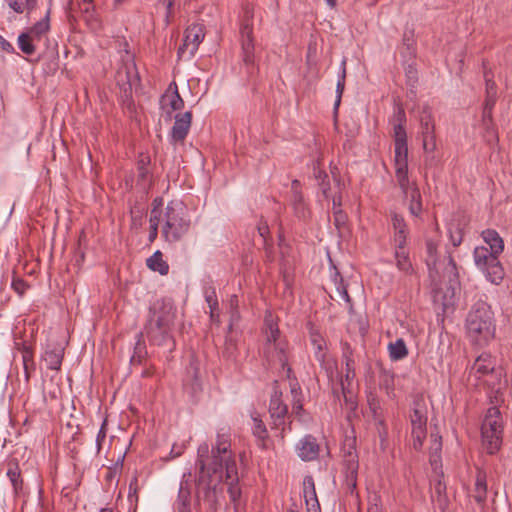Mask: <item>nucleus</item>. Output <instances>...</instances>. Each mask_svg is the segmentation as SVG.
<instances>
[{
    "label": "nucleus",
    "mask_w": 512,
    "mask_h": 512,
    "mask_svg": "<svg viewBox=\"0 0 512 512\" xmlns=\"http://www.w3.org/2000/svg\"><path fill=\"white\" fill-rule=\"evenodd\" d=\"M137 337H138V340H137L135 348H134V353L131 356V363L132 364H136V363L140 364L144 354L146 353L145 352V346H144V344L141 341L142 333H139L137 335Z\"/></svg>",
    "instance_id": "47"
},
{
    "label": "nucleus",
    "mask_w": 512,
    "mask_h": 512,
    "mask_svg": "<svg viewBox=\"0 0 512 512\" xmlns=\"http://www.w3.org/2000/svg\"><path fill=\"white\" fill-rule=\"evenodd\" d=\"M317 185L319 186V188L321 190V193L324 196V198L327 199L329 197V191H330L329 179L322 180V181L318 182Z\"/></svg>",
    "instance_id": "58"
},
{
    "label": "nucleus",
    "mask_w": 512,
    "mask_h": 512,
    "mask_svg": "<svg viewBox=\"0 0 512 512\" xmlns=\"http://www.w3.org/2000/svg\"><path fill=\"white\" fill-rule=\"evenodd\" d=\"M257 230L259 235L264 239H266V237L269 235V227L266 221H260L257 226Z\"/></svg>",
    "instance_id": "59"
},
{
    "label": "nucleus",
    "mask_w": 512,
    "mask_h": 512,
    "mask_svg": "<svg viewBox=\"0 0 512 512\" xmlns=\"http://www.w3.org/2000/svg\"><path fill=\"white\" fill-rule=\"evenodd\" d=\"M331 270H332L331 281L333 282V284L335 286L336 293H337L339 299L346 302L349 306V309L351 310L352 309V300L348 294L347 285L345 284L344 279L341 276L338 269L336 268V266L333 265L331 267Z\"/></svg>",
    "instance_id": "27"
},
{
    "label": "nucleus",
    "mask_w": 512,
    "mask_h": 512,
    "mask_svg": "<svg viewBox=\"0 0 512 512\" xmlns=\"http://www.w3.org/2000/svg\"><path fill=\"white\" fill-rule=\"evenodd\" d=\"M147 267L152 271L158 272L160 275H167L169 272V265L163 259L161 251H155L146 261Z\"/></svg>",
    "instance_id": "31"
},
{
    "label": "nucleus",
    "mask_w": 512,
    "mask_h": 512,
    "mask_svg": "<svg viewBox=\"0 0 512 512\" xmlns=\"http://www.w3.org/2000/svg\"><path fill=\"white\" fill-rule=\"evenodd\" d=\"M149 223H150V231H149L148 240H149V242H153L157 238L158 226L161 223L160 210H158L157 208H153L151 210Z\"/></svg>",
    "instance_id": "44"
},
{
    "label": "nucleus",
    "mask_w": 512,
    "mask_h": 512,
    "mask_svg": "<svg viewBox=\"0 0 512 512\" xmlns=\"http://www.w3.org/2000/svg\"><path fill=\"white\" fill-rule=\"evenodd\" d=\"M81 17L92 31L101 29V20L96 12L93 0H82L78 4Z\"/></svg>",
    "instance_id": "20"
},
{
    "label": "nucleus",
    "mask_w": 512,
    "mask_h": 512,
    "mask_svg": "<svg viewBox=\"0 0 512 512\" xmlns=\"http://www.w3.org/2000/svg\"><path fill=\"white\" fill-rule=\"evenodd\" d=\"M138 480L136 477H134L130 484H129V493H128V499L130 502L138 500Z\"/></svg>",
    "instance_id": "52"
},
{
    "label": "nucleus",
    "mask_w": 512,
    "mask_h": 512,
    "mask_svg": "<svg viewBox=\"0 0 512 512\" xmlns=\"http://www.w3.org/2000/svg\"><path fill=\"white\" fill-rule=\"evenodd\" d=\"M175 320V309L170 302L156 301L150 308L148 323L172 329Z\"/></svg>",
    "instance_id": "10"
},
{
    "label": "nucleus",
    "mask_w": 512,
    "mask_h": 512,
    "mask_svg": "<svg viewBox=\"0 0 512 512\" xmlns=\"http://www.w3.org/2000/svg\"><path fill=\"white\" fill-rule=\"evenodd\" d=\"M496 359L490 353H482L474 361L469 375L476 379L492 373L495 370Z\"/></svg>",
    "instance_id": "19"
},
{
    "label": "nucleus",
    "mask_w": 512,
    "mask_h": 512,
    "mask_svg": "<svg viewBox=\"0 0 512 512\" xmlns=\"http://www.w3.org/2000/svg\"><path fill=\"white\" fill-rule=\"evenodd\" d=\"M395 260L397 268L403 273L410 275L414 272L408 252L406 251L405 247L399 248L395 245Z\"/></svg>",
    "instance_id": "32"
},
{
    "label": "nucleus",
    "mask_w": 512,
    "mask_h": 512,
    "mask_svg": "<svg viewBox=\"0 0 512 512\" xmlns=\"http://www.w3.org/2000/svg\"><path fill=\"white\" fill-rule=\"evenodd\" d=\"M388 351L391 360L394 361L401 360L408 355L407 346L402 338L397 339L395 342L389 343Z\"/></svg>",
    "instance_id": "36"
},
{
    "label": "nucleus",
    "mask_w": 512,
    "mask_h": 512,
    "mask_svg": "<svg viewBox=\"0 0 512 512\" xmlns=\"http://www.w3.org/2000/svg\"><path fill=\"white\" fill-rule=\"evenodd\" d=\"M369 404L374 413L375 426H376V431H377V434H378V437L380 440L381 448L385 449L386 445H387V439H388L387 426L385 424L384 419L382 417H380L376 412L377 405L375 403V399L370 401Z\"/></svg>",
    "instance_id": "30"
},
{
    "label": "nucleus",
    "mask_w": 512,
    "mask_h": 512,
    "mask_svg": "<svg viewBox=\"0 0 512 512\" xmlns=\"http://www.w3.org/2000/svg\"><path fill=\"white\" fill-rule=\"evenodd\" d=\"M495 103H496L495 96L486 95L483 110H486V113H488L489 110H493Z\"/></svg>",
    "instance_id": "60"
},
{
    "label": "nucleus",
    "mask_w": 512,
    "mask_h": 512,
    "mask_svg": "<svg viewBox=\"0 0 512 512\" xmlns=\"http://www.w3.org/2000/svg\"><path fill=\"white\" fill-rule=\"evenodd\" d=\"M174 119L169 136L171 143L176 144L183 142L187 137L192 123V113L190 111L179 113L174 116Z\"/></svg>",
    "instance_id": "16"
},
{
    "label": "nucleus",
    "mask_w": 512,
    "mask_h": 512,
    "mask_svg": "<svg viewBox=\"0 0 512 512\" xmlns=\"http://www.w3.org/2000/svg\"><path fill=\"white\" fill-rule=\"evenodd\" d=\"M397 123L394 124V142H405L407 141V134L404 127L406 122V115L402 108H399L395 114Z\"/></svg>",
    "instance_id": "35"
},
{
    "label": "nucleus",
    "mask_w": 512,
    "mask_h": 512,
    "mask_svg": "<svg viewBox=\"0 0 512 512\" xmlns=\"http://www.w3.org/2000/svg\"><path fill=\"white\" fill-rule=\"evenodd\" d=\"M8 7L13 10L17 14H22L26 12L30 14L37 6V0L33 4L30 5L28 0H4Z\"/></svg>",
    "instance_id": "39"
},
{
    "label": "nucleus",
    "mask_w": 512,
    "mask_h": 512,
    "mask_svg": "<svg viewBox=\"0 0 512 512\" xmlns=\"http://www.w3.org/2000/svg\"><path fill=\"white\" fill-rule=\"evenodd\" d=\"M419 134L422 139L423 149L427 153H432L436 150V134H435V121L432 110L429 106H424L419 115Z\"/></svg>",
    "instance_id": "6"
},
{
    "label": "nucleus",
    "mask_w": 512,
    "mask_h": 512,
    "mask_svg": "<svg viewBox=\"0 0 512 512\" xmlns=\"http://www.w3.org/2000/svg\"><path fill=\"white\" fill-rule=\"evenodd\" d=\"M64 356V348L60 344L47 343L42 360L51 370H60Z\"/></svg>",
    "instance_id": "22"
},
{
    "label": "nucleus",
    "mask_w": 512,
    "mask_h": 512,
    "mask_svg": "<svg viewBox=\"0 0 512 512\" xmlns=\"http://www.w3.org/2000/svg\"><path fill=\"white\" fill-rule=\"evenodd\" d=\"M501 431L503 432V419L499 408L490 407L482 423L481 431Z\"/></svg>",
    "instance_id": "25"
},
{
    "label": "nucleus",
    "mask_w": 512,
    "mask_h": 512,
    "mask_svg": "<svg viewBox=\"0 0 512 512\" xmlns=\"http://www.w3.org/2000/svg\"><path fill=\"white\" fill-rule=\"evenodd\" d=\"M499 255V253H494L485 246H478L473 252L476 267L485 275L489 282L495 285H499L505 276Z\"/></svg>",
    "instance_id": "5"
},
{
    "label": "nucleus",
    "mask_w": 512,
    "mask_h": 512,
    "mask_svg": "<svg viewBox=\"0 0 512 512\" xmlns=\"http://www.w3.org/2000/svg\"><path fill=\"white\" fill-rule=\"evenodd\" d=\"M178 0H158V3L166 8L165 22L168 25L171 17L174 15V5Z\"/></svg>",
    "instance_id": "50"
},
{
    "label": "nucleus",
    "mask_w": 512,
    "mask_h": 512,
    "mask_svg": "<svg viewBox=\"0 0 512 512\" xmlns=\"http://www.w3.org/2000/svg\"><path fill=\"white\" fill-rule=\"evenodd\" d=\"M161 234L165 241H180L191 227V219L186 205L180 200H172L160 211Z\"/></svg>",
    "instance_id": "2"
},
{
    "label": "nucleus",
    "mask_w": 512,
    "mask_h": 512,
    "mask_svg": "<svg viewBox=\"0 0 512 512\" xmlns=\"http://www.w3.org/2000/svg\"><path fill=\"white\" fill-rule=\"evenodd\" d=\"M7 476L11 481L16 494H19L23 489V480L21 478V472L16 463H10L7 470Z\"/></svg>",
    "instance_id": "38"
},
{
    "label": "nucleus",
    "mask_w": 512,
    "mask_h": 512,
    "mask_svg": "<svg viewBox=\"0 0 512 512\" xmlns=\"http://www.w3.org/2000/svg\"><path fill=\"white\" fill-rule=\"evenodd\" d=\"M303 497L307 512H321L320 503L316 494L315 482L311 475L303 479Z\"/></svg>",
    "instance_id": "21"
},
{
    "label": "nucleus",
    "mask_w": 512,
    "mask_h": 512,
    "mask_svg": "<svg viewBox=\"0 0 512 512\" xmlns=\"http://www.w3.org/2000/svg\"><path fill=\"white\" fill-rule=\"evenodd\" d=\"M145 331L149 341L153 344L161 346L168 343H173L171 336L172 329L164 328L159 325H152L151 323L147 322Z\"/></svg>",
    "instance_id": "23"
},
{
    "label": "nucleus",
    "mask_w": 512,
    "mask_h": 512,
    "mask_svg": "<svg viewBox=\"0 0 512 512\" xmlns=\"http://www.w3.org/2000/svg\"><path fill=\"white\" fill-rule=\"evenodd\" d=\"M397 183L405 197L408 200V209L412 216L419 217L422 213V197L420 190L415 182H410L409 177L405 181L397 179Z\"/></svg>",
    "instance_id": "12"
},
{
    "label": "nucleus",
    "mask_w": 512,
    "mask_h": 512,
    "mask_svg": "<svg viewBox=\"0 0 512 512\" xmlns=\"http://www.w3.org/2000/svg\"><path fill=\"white\" fill-rule=\"evenodd\" d=\"M395 145V176L396 180L405 181L408 177V146L405 142H394Z\"/></svg>",
    "instance_id": "18"
},
{
    "label": "nucleus",
    "mask_w": 512,
    "mask_h": 512,
    "mask_svg": "<svg viewBox=\"0 0 512 512\" xmlns=\"http://www.w3.org/2000/svg\"><path fill=\"white\" fill-rule=\"evenodd\" d=\"M242 58L246 65L254 64V38L253 27L249 20H245L240 28Z\"/></svg>",
    "instance_id": "15"
},
{
    "label": "nucleus",
    "mask_w": 512,
    "mask_h": 512,
    "mask_svg": "<svg viewBox=\"0 0 512 512\" xmlns=\"http://www.w3.org/2000/svg\"><path fill=\"white\" fill-rule=\"evenodd\" d=\"M210 452L211 455H209L207 443L199 445L196 461L199 477L202 479L205 474L210 477L212 474L224 471L230 500L236 504L241 498V488L235 454L231 449V431L229 427L222 426L218 428L216 440Z\"/></svg>",
    "instance_id": "1"
},
{
    "label": "nucleus",
    "mask_w": 512,
    "mask_h": 512,
    "mask_svg": "<svg viewBox=\"0 0 512 512\" xmlns=\"http://www.w3.org/2000/svg\"><path fill=\"white\" fill-rule=\"evenodd\" d=\"M431 439H432V449H434L435 451H439L441 450V446H442V443H441V437L437 434H431Z\"/></svg>",
    "instance_id": "62"
},
{
    "label": "nucleus",
    "mask_w": 512,
    "mask_h": 512,
    "mask_svg": "<svg viewBox=\"0 0 512 512\" xmlns=\"http://www.w3.org/2000/svg\"><path fill=\"white\" fill-rule=\"evenodd\" d=\"M265 344L262 352L268 364L273 367H281L282 369L288 367V342L281 336L277 323L271 315L266 316L264 325Z\"/></svg>",
    "instance_id": "4"
},
{
    "label": "nucleus",
    "mask_w": 512,
    "mask_h": 512,
    "mask_svg": "<svg viewBox=\"0 0 512 512\" xmlns=\"http://www.w3.org/2000/svg\"><path fill=\"white\" fill-rule=\"evenodd\" d=\"M426 252V264L428 268L431 270L432 267H435L437 262V244L431 239H428L426 241Z\"/></svg>",
    "instance_id": "46"
},
{
    "label": "nucleus",
    "mask_w": 512,
    "mask_h": 512,
    "mask_svg": "<svg viewBox=\"0 0 512 512\" xmlns=\"http://www.w3.org/2000/svg\"><path fill=\"white\" fill-rule=\"evenodd\" d=\"M487 495V483L486 476L484 473L479 472L475 482V495L474 498L478 503L483 502Z\"/></svg>",
    "instance_id": "42"
},
{
    "label": "nucleus",
    "mask_w": 512,
    "mask_h": 512,
    "mask_svg": "<svg viewBox=\"0 0 512 512\" xmlns=\"http://www.w3.org/2000/svg\"><path fill=\"white\" fill-rule=\"evenodd\" d=\"M205 29L202 24H192L186 31L183 39V44L179 46L177 55L179 58L185 57L192 58L197 52L199 45L204 40Z\"/></svg>",
    "instance_id": "7"
},
{
    "label": "nucleus",
    "mask_w": 512,
    "mask_h": 512,
    "mask_svg": "<svg viewBox=\"0 0 512 512\" xmlns=\"http://www.w3.org/2000/svg\"><path fill=\"white\" fill-rule=\"evenodd\" d=\"M466 330L469 339L476 345L484 346L494 338L493 312L485 302H477L468 313Z\"/></svg>",
    "instance_id": "3"
},
{
    "label": "nucleus",
    "mask_w": 512,
    "mask_h": 512,
    "mask_svg": "<svg viewBox=\"0 0 512 512\" xmlns=\"http://www.w3.org/2000/svg\"><path fill=\"white\" fill-rule=\"evenodd\" d=\"M106 435H107V419H104L101 424V427L97 433V437H96V446H97L98 452L102 448V443L104 442Z\"/></svg>",
    "instance_id": "51"
},
{
    "label": "nucleus",
    "mask_w": 512,
    "mask_h": 512,
    "mask_svg": "<svg viewBox=\"0 0 512 512\" xmlns=\"http://www.w3.org/2000/svg\"><path fill=\"white\" fill-rule=\"evenodd\" d=\"M367 512H383L382 500L379 494L369 496Z\"/></svg>",
    "instance_id": "48"
},
{
    "label": "nucleus",
    "mask_w": 512,
    "mask_h": 512,
    "mask_svg": "<svg viewBox=\"0 0 512 512\" xmlns=\"http://www.w3.org/2000/svg\"><path fill=\"white\" fill-rule=\"evenodd\" d=\"M178 510L179 512H190L189 503L186 499L180 502Z\"/></svg>",
    "instance_id": "64"
},
{
    "label": "nucleus",
    "mask_w": 512,
    "mask_h": 512,
    "mask_svg": "<svg viewBox=\"0 0 512 512\" xmlns=\"http://www.w3.org/2000/svg\"><path fill=\"white\" fill-rule=\"evenodd\" d=\"M0 48L7 53H14L13 45L0 34Z\"/></svg>",
    "instance_id": "57"
},
{
    "label": "nucleus",
    "mask_w": 512,
    "mask_h": 512,
    "mask_svg": "<svg viewBox=\"0 0 512 512\" xmlns=\"http://www.w3.org/2000/svg\"><path fill=\"white\" fill-rule=\"evenodd\" d=\"M485 81H486V95L497 97L496 83L492 79L489 78L487 73H485Z\"/></svg>",
    "instance_id": "53"
},
{
    "label": "nucleus",
    "mask_w": 512,
    "mask_h": 512,
    "mask_svg": "<svg viewBox=\"0 0 512 512\" xmlns=\"http://www.w3.org/2000/svg\"><path fill=\"white\" fill-rule=\"evenodd\" d=\"M501 431H481L483 445L489 454H495L499 451L502 445Z\"/></svg>",
    "instance_id": "28"
},
{
    "label": "nucleus",
    "mask_w": 512,
    "mask_h": 512,
    "mask_svg": "<svg viewBox=\"0 0 512 512\" xmlns=\"http://www.w3.org/2000/svg\"><path fill=\"white\" fill-rule=\"evenodd\" d=\"M150 157L147 154H140L138 163H137V171H138V182L143 185L149 184L151 182L150 170Z\"/></svg>",
    "instance_id": "33"
},
{
    "label": "nucleus",
    "mask_w": 512,
    "mask_h": 512,
    "mask_svg": "<svg viewBox=\"0 0 512 512\" xmlns=\"http://www.w3.org/2000/svg\"><path fill=\"white\" fill-rule=\"evenodd\" d=\"M253 428L252 432L254 437L257 439V445L265 449L268 440V431L263 421L258 417H252Z\"/></svg>",
    "instance_id": "34"
},
{
    "label": "nucleus",
    "mask_w": 512,
    "mask_h": 512,
    "mask_svg": "<svg viewBox=\"0 0 512 512\" xmlns=\"http://www.w3.org/2000/svg\"><path fill=\"white\" fill-rule=\"evenodd\" d=\"M310 341L314 349V356L316 360L323 366L329 377L333 376L336 369V363L327 358L326 350L327 345L323 336L315 329L310 330Z\"/></svg>",
    "instance_id": "13"
},
{
    "label": "nucleus",
    "mask_w": 512,
    "mask_h": 512,
    "mask_svg": "<svg viewBox=\"0 0 512 512\" xmlns=\"http://www.w3.org/2000/svg\"><path fill=\"white\" fill-rule=\"evenodd\" d=\"M345 364V382L347 385H350V382L355 378V360L348 359V361L344 362Z\"/></svg>",
    "instance_id": "49"
},
{
    "label": "nucleus",
    "mask_w": 512,
    "mask_h": 512,
    "mask_svg": "<svg viewBox=\"0 0 512 512\" xmlns=\"http://www.w3.org/2000/svg\"><path fill=\"white\" fill-rule=\"evenodd\" d=\"M345 79H346V60H343L341 63V73L338 76L337 85H336V99L334 103V109L337 110L340 103L342 94L345 88Z\"/></svg>",
    "instance_id": "43"
},
{
    "label": "nucleus",
    "mask_w": 512,
    "mask_h": 512,
    "mask_svg": "<svg viewBox=\"0 0 512 512\" xmlns=\"http://www.w3.org/2000/svg\"><path fill=\"white\" fill-rule=\"evenodd\" d=\"M50 22L49 15L47 14L43 19L36 22L27 33L34 38L36 41H40L41 38L49 31Z\"/></svg>",
    "instance_id": "37"
},
{
    "label": "nucleus",
    "mask_w": 512,
    "mask_h": 512,
    "mask_svg": "<svg viewBox=\"0 0 512 512\" xmlns=\"http://www.w3.org/2000/svg\"><path fill=\"white\" fill-rule=\"evenodd\" d=\"M36 40L27 32H23L18 36L17 44L19 49L26 55H33L36 51Z\"/></svg>",
    "instance_id": "40"
},
{
    "label": "nucleus",
    "mask_w": 512,
    "mask_h": 512,
    "mask_svg": "<svg viewBox=\"0 0 512 512\" xmlns=\"http://www.w3.org/2000/svg\"><path fill=\"white\" fill-rule=\"evenodd\" d=\"M12 288L19 295H23L26 291L27 285L22 279H14L12 282Z\"/></svg>",
    "instance_id": "55"
},
{
    "label": "nucleus",
    "mask_w": 512,
    "mask_h": 512,
    "mask_svg": "<svg viewBox=\"0 0 512 512\" xmlns=\"http://www.w3.org/2000/svg\"><path fill=\"white\" fill-rule=\"evenodd\" d=\"M412 444L420 450L427 435V414L424 407H415L410 414Z\"/></svg>",
    "instance_id": "8"
},
{
    "label": "nucleus",
    "mask_w": 512,
    "mask_h": 512,
    "mask_svg": "<svg viewBox=\"0 0 512 512\" xmlns=\"http://www.w3.org/2000/svg\"><path fill=\"white\" fill-rule=\"evenodd\" d=\"M358 455L352 448L343 455V473L345 476V485L352 493L356 489L358 475Z\"/></svg>",
    "instance_id": "14"
},
{
    "label": "nucleus",
    "mask_w": 512,
    "mask_h": 512,
    "mask_svg": "<svg viewBox=\"0 0 512 512\" xmlns=\"http://www.w3.org/2000/svg\"><path fill=\"white\" fill-rule=\"evenodd\" d=\"M290 392L292 396V414L295 415L299 421L306 422V413L302 403V390L297 382L291 384Z\"/></svg>",
    "instance_id": "26"
},
{
    "label": "nucleus",
    "mask_w": 512,
    "mask_h": 512,
    "mask_svg": "<svg viewBox=\"0 0 512 512\" xmlns=\"http://www.w3.org/2000/svg\"><path fill=\"white\" fill-rule=\"evenodd\" d=\"M33 357H34L33 350L28 346H23L22 362H23L24 375H25L26 381L29 380L31 372L35 370V363H34Z\"/></svg>",
    "instance_id": "41"
},
{
    "label": "nucleus",
    "mask_w": 512,
    "mask_h": 512,
    "mask_svg": "<svg viewBox=\"0 0 512 512\" xmlns=\"http://www.w3.org/2000/svg\"><path fill=\"white\" fill-rule=\"evenodd\" d=\"M341 347H342V360H343V362L348 361V359H354V357H353V349L351 348L349 343L343 342L341 344Z\"/></svg>",
    "instance_id": "54"
},
{
    "label": "nucleus",
    "mask_w": 512,
    "mask_h": 512,
    "mask_svg": "<svg viewBox=\"0 0 512 512\" xmlns=\"http://www.w3.org/2000/svg\"><path fill=\"white\" fill-rule=\"evenodd\" d=\"M298 457L303 461H313L319 456L320 446L312 435H305L295 446Z\"/></svg>",
    "instance_id": "17"
},
{
    "label": "nucleus",
    "mask_w": 512,
    "mask_h": 512,
    "mask_svg": "<svg viewBox=\"0 0 512 512\" xmlns=\"http://www.w3.org/2000/svg\"><path fill=\"white\" fill-rule=\"evenodd\" d=\"M314 177L318 182L322 181V180H327L328 179V175L325 171L317 168V167H314Z\"/></svg>",
    "instance_id": "61"
},
{
    "label": "nucleus",
    "mask_w": 512,
    "mask_h": 512,
    "mask_svg": "<svg viewBox=\"0 0 512 512\" xmlns=\"http://www.w3.org/2000/svg\"><path fill=\"white\" fill-rule=\"evenodd\" d=\"M269 414L275 429H281V437H284L285 418L288 414V406L282 400V392L277 388H273V392L269 402Z\"/></svg>",
    "instance_id": "9"
},
{
    "label": "nucleus",
    "mask_w": 512,
    "mask_h": 512,
    "mask_svg": "<svg viewBox=\"0 0 512 512\" xmlns=\"http://www.w3.org/2000/svg\"><path fill=\"white\" fill-rule=\"evenodd\" d=\"M184 107V100L179 94L178 86L175 81L171 82L160 98V109L162 110L165 118L171 120L173 113L179 111Z\"/></svg>",
    "instance_id": "11"
},
{
    "label": "nucleus",
    "mask_w": 512,
    "mask_h": 512,
    "mask_svg": "<svg viewBox=\"0 0 512 512\" xmlns=\"http://www.w3.org/2000/svg\"><path fill=\"white\" fill-rule=\"evenodd\" d=\"M484 242L489 246V250L494 253L502 254L504 250V241L499 233L494 229H486L481 234Z\"/></svg>",
    "instance_id": "29"
},
{
    "label": "nucleus",
    "mask_w": 512,
    "mask_h": 512,
    "mask_svg": "<svg viewBox=\"0 0 512 512\" xmlns=\"http://www.w3.org/2000/svg\"><path fill=\"white\" fill-rule=\"evenodd\" d=\"M435 492L436 494L438 495V502L439 503H442L443 502V495L445 494V491H446V486L445 484H443L440 480L435 484Z\"/></svg>",
    "instance_id": "56"
},
{
    "label": "nucleus",
    "mask_w": 512,
    "mask_h": 512,
    "mask_svg": "<svg viewBox=\"0 0 512 512\" xmlns=\"http://www.w3.org/2000/svg\"><path fill=\"white\" fill-rule=\"evenodd\" d=\"M392 225L394 229V243L399 248H404L407 243L408 228L403 216L394 213L392 216Z\"/></svg>",
    "instance_id": "24"
},
{
    "label": "nucleus",
    "mask_w": 512,
    "mask_h": 512,
    "mask_svg": "<svg viewBox=\"0 0 512 512\" xmlns=\"http://www.w3.org/2000/svg\"><path fill=\"white\" fill-rule=\"evenodd\" d=\"M336 225L344 224L346 216L342 213L341 209L334 211Z\"/></svg>",
    "instance_id": "63"
},
{
    "label": "nucleus",
    "mask_w": 512,
    "mask_h": 512,
    "mask_svg": "<svg viewBox=\"0 0 512 512\" xmlns=\"http://www.w3.org/2000/svg\"><path fill=\"white\" fill-rule=\"evenodd\" d=\"M205 300L210 309V317L213 321H215L216 319H218L219 313H218V300H217L216 292L214 289L207 290L205 292Z\"/></svg>",
    "instance_id": "45"
}]
</instances>
